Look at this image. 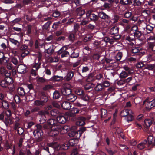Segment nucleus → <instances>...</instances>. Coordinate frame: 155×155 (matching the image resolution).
I'll use <instances>...</instances> for the list:
<instances>
[{
  "mask_svg": "<svg viewBox=\"0 0 155 155\" xmlns=\"http://www.w3.org/2000/svg\"><path fill=\"white\" fill-rule=\"evenodd\" d=\"M3 107L5 109H8L9 108V104L6 101L3 100L2 102Z\"/></svg>",
  "mask_w": 155,
  "mask_h": 155,
  "instance_id": "4c0bfd02",
  "label": "nucleus"
},
{
  "mask_svg": "<svg viewBox=\"0 0 155 155\" xmlns=\"http://www.w3.org/2000/svg\"><path fill=\"white\" fill-rule=\"evenodd\" d=\"M119 28L116 26L113 27L110 30V33L111 35H115L118 32Z\"/></svg>",
  "mask_w": 155,
  "mask_h": 155,
  "instance_id": "f3484780",
  "label": "nucleus"
},
{
  "mask_svg": "<svg viewBox=\"0 0 155 155\" xmlns=\"http://www.w3.org/2000/svg\"><path fill=\"white\" fill-rule=\"evenodd\" d=\"M9 58L5 56L1 60H0V64H7L9 62Z\"/></svg>",
  "mask_w": 155,
  "mask_h": 155,
  "instance_id": "a878e982",
  "label": "nucleus"
},
{
  "mask_svg": "<svg viewBox=\"0 0 155 155\" xmlns=\"http://www.w3.org/2000/svg\"><path fill=\"white\" fill-rule=\"evenodd\" d=\"M123 68L124 70L127 71V73L129 74H132L133 72V70L131 68L128 67L127 66H124Z\"/></svg>",
  "mask_w": 155,
  "mask_h": 155,
  "instance_id": "f704fd0d",
  "label": "nucleus"
},
{
  "mask_svg": "<svg viewBox=\"0 0 155 155\" xmlns=\"http://www.w3.org/2000/svg\"><path fill=\"white\" fill-rule=\"evenodd\" d=\"M48 60L50 63L57 62L58 61V58L56 57L53 58L52 57H49L48 58Z\"/></svg>",
  "mask_w": 155,
  "mask_h": 155,
  "instance_id": "c03bdc74",
  "label": "nucleus"
},
{
  "mask_svg": "<svg viewBox=\"0 0 155 155\" xmlns=\"http://www.w3.org/2000/svg\"><path fill=\"white\" fill-rule=\"evenodd\" d=\"M126 119L127 121V122H129L132 121L134 119V117L133 115L131 114H130L127 117Z\"/></svg>",
  "mask_w": 155,
  "mask_h": 155,
  "instance_id": "4d7b16f0",
  "label": "nucleus"
},
{
  "mask_svg": "<svg viewBox=\"0 0 155 155\" xmlns=\"http://www.w3.org/2000/svg\"><path fill=\"white\" fill-rule=\"evenodd\" d=\"M17 131L18 134L19 135H21L23 134L24 132V130L23 128L21 127H18L17 130Z\"/></svg>",
  "mask_w": 155,
  "mask_h": 155,
  "instance_id": "8fccbe9b",
  "label": "nucleus"
},
{
  "mask_svg": "<svg viewBox=\"0 0 155 155\" xmlns=\"http://www.w3.org/2000/svg\"><path fill=\"white\" fill-rule=\"evenodd\" d=\"M65 21H66V20H62V21L61 22H60V21H59L57 22L54 23V24L53 25L52 28H53L56 29L57 28V26H58L60 24H61V23L64 22H65Z\"/></svg>",
  "mask_w": 155,
  "mask_h": 155,
  "instance_id": "6e6d98bb",
  "label": "nucleus"
},
{
  "mask_svg": "<svg viewBox=\"0 0 155 155\" xmlns=\"http://www.w3.org/2000/svg\"><path fill=\"white\" fill-rule=\"evenodd\" d=\"M80 98L86 101H88L89 99L88 95L87 94H85L84 93L83 94L82 96L80 97Z\"/></svg>",
  "mask_w": 155,
  "mask_h": 155,
  "instance_id": "603ef678",
  "label": "nucleus"
},
{
  "mask_svg": "<svg viewBox=\"0 0 155 155\" xmlns=\"http://www.w3.org/2000/svg\"><path fill=\"white\" fill-rule=\"evenodd\" d=\"M54 52V49L53 48V46L51 45L48 49H45V52L47 53L49 56L52 55Z\"/></svg>",
  "mask_w": 155,
  "mask_h": 155,
  "instance_id": "9b49d317",
  "label": "nucleus"
},
{
  "mask_svg": "<svg viewBox=\"0 0 155 155\" xmlns=\"http://www.w3.org/2000/svg\"><path fill=\"white\" fill-rule=\"evenodd\" d=\"M76 131H73L69 130L68 134L70 137H72L75 136L76 135Z\"/></svg>",
  "mask_w": 155,
  "mask_h": 155,
  "instance_id": "052dcab7",
  "label": "nucleus"
},
{
  "mask_svg": "<svg viewBox=\"0 0 155 155\" xmlns=\"http://www.w3.org/2000/svg\"><path fill=\"white\" fill-rule=\"evenodd\" d=\"M131 31L134 34V37L137 38H140L142 35L141 31H140L137 26H133L131 28Z\"/></svg>",
  "mask_w": 155,
  "mask_h": 155,
  "instance_id": "f03ea898",
  "label": "nucleus"
},
{
  "mask_svg": "<svg viewBox=\"0 0 155 155\" xmlns=\"http://www.w3.org/2000/svg\"><path fill=\"white\" fill-rule=\"evenodd\" d=\"M152 121L149 119H146L144 120L145 126L146 128L149 127L152 124Z\"/></svg>",
  "mask_w": 155,
  "mask_h": 155,
  "instance_id": "b1692460",
  "label": "nucleus"
},
{
  "mask_svg": "<svg viewBox=\"0 0 155 155\" xmlns=\"http://www.w3.org/2000/svg\"><path fill=\"white\" fill-rule=\"evenodd\" d=\"M149 45V48L152 49L153 51H155V45H154L153 42H150Z\"/></svg>",
  "mask_w": 155,
  "mask_h": 155,
  "instance_id": "338daca9",
  "label": "nucleus"
},
{
  "mask_svg": "<svg viewBox=\"0 0 155 155\" xmlns=\"http://www.w3.org/2000/svg\"><path fill=\"white\" fill-rule=\"evenodd\" d=\"M150 14V11L147 10H143L142 11V15L145 17H147Z\"/></svg>",
  "mask_w": 155,
  "mask_h": 155,
  "instance_id": "58836bf2",
  "label": "nucleus"
},
{
  "mask_svg": "<svg viewBox=\"0 0 155 155\" xmlns=\"http://www.w3.org/2000/svg\"><path fill=\"white\" fill-rule=\"evenodd\" d=\"M127 73L124 71H122L119 74V77L121 79L126 78L128 76Z\"/></svg>",
  "mask_w": 155,
  "mask_h": 155,
  "instance_id": "c85d7f7f",
  "label": "nucleus"
},
{
  "mask_svg": "<svg viewBox=\"0 0 155 155\" xmlns=\"http://www.w3.org/2000/svg\"><path fill=\"white\" fill-rule=\"evenodd\" d=\"M132 111L131 110L126 109L123 110L120 113L121 116L125 117L128 116L129 114H131Z\"/></svg>",
  "mask_w": 155,
  "mask_h": 155,
  "instance_id": "a211bd4d",
  "label": "nucleus"
},
{
  "mask_svg": "<svg viewBox=\"0 0 155 155\" xmlns=\"http://www.w3.org/2000/svg\"><path fill=\"white\" fill-rule=\"evenodd\" d=\"M131 51L132 53H137L139 52V48L133 47L131 49Z\"/></svg>",
  "mask_w": 155,
  "mask_h": 155,
  "instance_id": "864d4df0",
  "label": "nucleus"
},
{
  "mask_svg": "<svg viewBox=\"0 0 155 155\" xmlns=\"http://www.w3.org/2000/svg\"><path fill=\"white\" fill-rule=\"evenodd\" d=\"M60 97V92L57 90H56L53 94V98L54 99H58Z\"/></svg>",
  "mask_w": 155,
  "mask_h": 155,
  "instance_id": "72a5a7b5",
  "label": "nucleus"
},
{
  "mask_svg": "<svg viewBox=\"0 0 155 155\" xmlns=\"http://www.w3.org/2000/svg\"><path fill=\"white\" fill-rule=\"evenodd\" d=\"M93 84H92L91 83H88L87 84H86L84 86V89L86 90H88L91 87H93Z\"/></svg>",
  "mask_w": 155,
  "mask_h": 155,
  "instance_id": "5fc2aeb1",
  "label": "nucleus"
},
{
  "mask_svg": "<svg viewBox=\"0 0 155 155\" xmlns=\"http://www.w3.org/2000/svg\"><path fill=\"white\" fill-rule=\"evenodd\" d=\"M99 18L102 19H106L109 18L108 16L103 12H101L98 13L97 19Z\"/></svg>",
  "mask_w": 155,
  "mask_h": 155,
  "instance_id": "2eb2a0df",
  "label": "nucleus"
},
{
  "mask_svg": "<svg viewBox=\"0 0 155 155\" xmlns=\"http://www.w3.org/2000/svg\"><path fill=\"white\" fill-rule=\"evenodd\" d=\"M76 141L75 139L72 138L70 139L68 141L69 145L71 146H74L75 144L76 143V142H75Z\"/></svg>",
  "mask_w": 155,
  "mask_h": 155,
  "instance_id": "a19ab883",
  "label": "nucleus"
},
{
  "mask_svg": "<svg viewBox=\"0 0 155 155\" xmlns=\"http://www.w3.org/2000/svg\"><path fill=\"white\" fill-rule=\"evenodd\" d=\"M65 127V126H62L57 123V124H56V125H55V127L54 129H56V130H58L59 132V130H64Z\"/></svg>",
  "mask_w": 155,
  "mask_h": 155,
  "instance_id": "c9c22d12",
  "label": "nucleus"
},
{
  "mask_svg": "<svg viewBox=\"0 0 155 155\" xmlns=\"http://www.w3.org/2000/svg\"><path fill=\"white\" fill-rule=\"evenodd\" d=\"M149 98H147L143 103L145 105L146 108L150 110L155 106V99L151 101H149Z\"/></svg>",
  "mask_w": 155,
  "mask_h": 155,
  "instance_id": "f257e3e1",
  "label": "nucleus"
},
{
  "mask_svg": "<svg viewBox=\"0 0 155 155\" xmlns=\"http://www.w3.org/2000/svg\"><path fill=\"white\" fill-rule=\"evenodd\" d=\"M61 106L64 110H69L71 108V104L68 101H64L61 104Z\"/></svg>",
  "mask_w": 155,
  "mask_h": 155,
  "instance_id": "6e6552de",
  "label": "nucleus"
},
{
  "mask_svg": "<svg viewBox=\"0 0 155 155\" xmlns=\"http://www.w3.org/2000/svg\"><path fill=\"white\" fill-rule=\"evenodd\" d=\"M78 153L77 148L74 149L72 151L71 155H78Z\"/></svg>",
  "mask_w": 155,
  "mask_h": 155,
  "instance_id": "774afa93",
  "label": "nucleus"
},
{
  "mask_svg": "<svg viewBox=\"0 0 155 155\" xmlns=\"http://www.w3.org/2000/svg\"><path fill=\"white\" fill-rule=\"evenodd\" d=\"M45 104V103L41 100H37L34 101V105L36 106H43Z\"/></svg>",
  "mask_w": 155,
  "mask_h": 155,
  "instance_id": "bb28decb",
  "label": "nucleus"
},
{
  "mask_svg": "<svg viewBox=\"0 0 155 155\" xmlns=\"http://www.w3.org/2000/svg\"><path fill=\"white\" fill-rule=\"evenodd\" d=\"M11 78L10 77H5L4 80H2L0 82L1 86L4 88H7L8 87V84L11 82Z\"/></svg>",
  "mask_w": 155,
  "mask_h": 155,
  "instance_id": "7ed1b4c3",
  "label": "nucleus"
},
{
  "mask_svg": "<svg viewBox=\"0 0 155 155\" xmlns=\"http://www.w3.org/2000/svg\"><path fill=\"white\" fill-rule=\"evenodd\" d=\"M76 94L79 95L81 97L84 93V91L81 89L78 88L76 89L75 91Z\"/></svg>",
  "mask_w": 155,
  "mask_h": 155,
  "instance_id": "cd10ccee",
  "label": "nucleus"
},
{
  "mask_svg": "<svg viewBox=\"0 0 155 155\" xmlns=\"http://www.w3.org/2000/svg\"><path fill=\"white\" fill-rule=\"evenodd\" d=\"M145 65L143 62H140L137 64L136 67L137 68H140L143 67H144Z\"/></svg>",
  "mask_w": 155,
  "mask_h": 155,
  "instance_id": "bf43d9fd",
  "label": "nucleus"
},
{
  "mask_svg": "<svg viewBox=\"0 0 155 155\" xmlns=\"http://www.w3.org/2000/svg\"><path fill=\"white\" fill-rule=\"evenodd\" d=\"M11 61L12 62L15 66L18 63V60L17 58L15 57H12L11 58Z\"/></svg>",
  "mask_w": 155,
  "mask_h": 155,
  "instance_id": "e433bc0d",
  "label": "nucleus"
},
{
  "mask_svg": "<svg viewBox=\"0 0 155 155\" xmlns=\"http://www.w3.org/2000/svg\"><path fill=\"white\" fill-rule=\"evenodd\" d=\"M67 99L71 102H74L77 99V97L74 94H71V93L67 97H66Z\"/></svg>",
  "mask_w": 155,
  "mask_h": 155,
  "instance_id": "ddd939ff",
  "label": "nucleus"
},
{
  "mask_svg": "<svg viewBox=\"0 0 155 155\" xmlns=\"http://www.w3.org/2000/svg\"><path fill=\"white\" fill-rule=\"evenodd\" d=\"M86 118L83 117H80L78 118V120L76 122L77 125L81 126L84 125L85 124V121Z\"/></svg>",
  "mask_w": 155,
  "mask_h": 155,
  "instance_id": "1a4fd4ad",
  "label": "nucleus"
},
{
  "mask_svg": "<svg viewBox=\"0 0 155 155\" xmlns=\"http://www.w3.org/2000/svg\"><path fill=\"white\" fill-rule=\"evenodd\" d=\"M17 70L18 73L21 74H24L28 71L27 66L23 64L19 65L17 67Z\"/></svg>",
  "mask_w": 155,
  "mask_h": 155,
  "instance_id": "20e7f679",
  "label": "nucleus"
},
{
  "mask_svg": "<svg viewBox=\"0 0 155 155\" xmlns=\"http://www.w3.org/2000/svg\"><path fill=\"white\" fill-rule=\"evenodd\" d=\"M4 122L7 127L9 125H11L13 123L12 119L10 117L5 118Z\"/></svg>",
  "mask_w": 155,
  "mask_h": 155,
  "instance_id": "6ab92c4d",
  "label": "nucleus"
},
{
  "mask_svg": "<svg viewBox=\"0 0 155 155\" xmlns=\"http://www.w3.org/2000/svg\"><path fill=\"white\" fill-rule=\"evenodd\" d=\"M53 87V86L50 85H46L43 88V90L44 91L48 90L51 89Z\"/></svg>",
  "mask_w": 155,
  "mask_h": 155,
  "instance_id": "13d9d810",
  "label": "nucleus"
},
{
  "mask_svg": "<svg viewBox=\"0 0 155 155\" xmlns=\"http://www.w3.org/2000/svg\"><path fill=\"white\" fill-rule=\"evenodd\" d=\"M71 89L66 87H63L61 90V94L66 97L70 94L71 93Z\"/></svg>",
  "mask_w": 155,
  "mask_h": 155,
  "instance_id": "423d86ee",
  "label": "nucleus"
},
{
  "mask_svg": "<svg viewBox=\"0 0 155 155\" xmlns=\"http://www.w3.org/2000/svg\"><path fill=\"white\" fill-rule=\"evenodd\" d=\"M60 15V13L58 11H55L52 13V17H54V18H56L59 17Z\"/></svg>",
  "mask_w": 155,
  "mask_h": 155,
  "instance_id": "69168bd1",
  "label": "nucleus"
},
{
  "mask_svg": "<svg viewBox=\"0 0 155 155\" xmlns=\"http://www.w3.org/2000/svg\"><path fill=\"white\" fill-rule=\"evenodd\" d=\"M68 145V143H64L61 146V148L64 150H67L68 149L69 147Z\"/></svg>",
  "mask_w": 155,
  "mask_h": 155,
  "instance_id": "de8ad7c7",
  "label": "nucleus"
},
{
  "mask_svg": "<svg viewBox=\"0 0 155 155\" xmlns=\"http://www.w3.org/2000/svg\"><path fill=\"white\" fill-rule=\"evenodd\" d=\"M80 110L76 107H73L71 110V111L68 113L67 115L68 116L74 117L75 116L76 114L79 113Z\"/></svg>",
  "mask_w": 155,
  "mask_h": 155,
  "instance_id": "0eeeda50",
  "label": "nucleus"
},
{
  "mask_svg": "<svg viewBox=\"0 0 155 155\" xmlns=\"http://www.w3.org/2000/svg\"><path fill=\"white\" fill-rule=\"evenodd\" d=\"M41 95L40 97L41 100L44 103H46L48 100V96L46 95L45 93L43 92H41Z\"/></svg>",
  "mask_w": 155,
  "mask_h": 155,
  "instance_id": "4468645a",
  "label": "nucleus"
},
{
  "mask_svg": "<svg viewBox=\"0 0 155 155\" xmlns=\"http://www.w3.org/2000/svg\"><path fill=\"white\" fill-rule=\"evenodd\" d=\"M59 133L58 131L56 129H52L48 133V135L51 137H55L57 136Z\"/></svg>",
  "mask_w": 155,
  "mask_h": 155,
  "instance_id": "f8f14e48",
  "label": "nucleus"
},
{
  "mask_svg": "<svg viewBox=\"0 0 155 155\" xmlns=\"http://www.w3.org/2000/svg\"><path fill=\"white\" fill-rule=\"evenodd\" d=\"M61 113L57 109H54L51 110L50 112V114L53 116H56L59 115Z\"/></svg>",
  "mask_w": 155,
  "mask_h": 155,
  "instance_id": "aec40b11",
  "label": "nucleus"
},
{
  "mask_svg": "<svg viewBox=\"0 0 155 155\" xmlns=\"http://www.w3.org/2000/svg\"><path fill=\"white\" fill-rule=\"evenodd\" d=\"M57 121L59 123L64 124L65 123L66 121V119L63 115H59L57 117Z\"/></svg>",
  "mask_w": 155,
  "mask_h": 155,
  "instance_id": "9d476101",
  "label": "nucleus"
},
{
  "mask_svg": "<svg viewBox=\"0 0 155 155\" xmlns=\"http://www.w3.org/2000/svg\"><path fill=\"white\" fill-rule=\"evenodd\" d=\"M33 134L35 138V141L40 142L43 140V138L41 137V133L39 130H35L33 132Z\"/></svg>",
  "mask_w": 155,
  "mask_h": 155,
  "instance_id": "39448f33",
  "label": "nucleus"
},
{
  "mask_svg": "<svg viewBox=\"0 0 155 155\" xmlns=\"http://www.w3.org/2000/svg\"><path fill=\"white\" fill-rule=\"evenodd\" d=\"M130 0H120V3L124 5H127L129 3Z\"/></svg>",
  "mask_w": 155,
  "mask_h": 155,
  "instance_id": "e2e57ef3",
  "label": "nucleus"
},
{
  "mask_svg": "<svg viewBox=\"0 0 155 155\" xmlns=\"http://www.w3.org/2000/svg\"><path fill=\"white\" fill-rule=\"evenodd\" d=\"M40 67L38 66L37 67H34V68H35V69H32L31 71V73L32 75H34V76H36L37 75V73L36 72V71Z\"/></svg>",
  "mask_w": 155,
  "mask_h": 155,
  "instance_id": "49530a36",
  "label": "nucleus"
},
{
  "mask_svg": "<svg viewBox=\"0 0 155 155\" xmlns=\"http://www.w3.org/2000/svg\"><path fill=\"white\" fill-rule=\"evenodd\" d=\"M48 124L51 126L55 127L56 124H57V121L55 119H50L47 121Z\"/></svg>",
  "mask_w": 155,
  "mask_h": 155,
  "instance_id": "4be33fe9",
  "label": "nucleus"
},
{
  "mask_svg": "<svg viewBox=\"0 0 155 155\" xmlns=\"http://www.w3.org/2000/svg\"><path fill=\"white\" fill-rule=\"evenodd\" d=\"M64 79L63 77L58 76H54L51 78V80L53 81H62Z\"/></svg>",
  "mask_w": 155,
  "mask_h": 155,
  "instance_id": "7c9ffc66",
  "label": "nucleus"
},
{
  "mask_svg": "<svg viewBox=\"0 0 155 155\" xmlns=\"http://www.w3.org/2000/svg\"><path fill=\"white\" fill-rule=\"evenodd\" d=\"M74 76V73L73 71L68 72L65 77L67 81H69L71 80Z\"/></svg>",
  "mask_w": 155,
  "mask_h": 155,
  "instance_id": "393cba45",
  "label": "nucleus"
},
{
  "mask_svg": "<svg viewBox=\"0 0 155 155\" xmlns=\"http://www.w3.org/2000/svg\"><path fill=\"white\" fill-rule=\"evenodd\" d=\"M67 49V48L66 46H63L57 52L58 55H60L61 53L64 52L66 51Z\"/></svg>",
  "mask_w": 155,
  "mask_h": 155,
  "instance_id": "79ce46f5",
  "label": "nucleus"
},
{
  "mask_svg": "<svg viewBox=\"0 0 155 155\" xmlns=\"http://www.w3.org/2000/svg\"><path fill=\"white\" fill-rule=\"evenodd\" d=\"M101 119L105 118L107 116V111L104 109H102L101 110Z\"/></svg>",
  "mask_w": 155,
  "mask_h": 155,
  "instance_id": "473e14b6",
  "label": "nucleus"
},
{
  "mask_svg": "<svg viewBox=\"0 0 155 155\" xmlns=\"http://www.w3.org/2000/svg\"><path fill=\"white\" fill-rule=\"evenodd\" d=\"M16 66H14L12 64L9 62L7 64V68L9 70H12L13 69L15 68V67Z\"/></svg>",
  "mask_w": 155,
  "mask_h": 155,
  "instance_id": "09e8293b",
  "label": "nucleus"
},
{
  "mask_svg": "<svg viewBox=\"0 0 155 155\" xmlns=\"http://www.w3.org/2000/svg\"><path fill=\"white\" fill-rule=\"evenodd\" d=\"M147 143V140H145L143 142L140 143L137 145V148L140 150L143 149L145 147Z\"/></svg>",
  "mask_w": 155,
  "mask_h": 155,
  "instance_id": "412c9836",
  "label": "nucleus"
},
{
  "mask_svg": "<svg viewBox=\"0 0 155 155\" xmlns=\"http://www.w3.org/2000/svg\"><path fill=\"white\" fill-rule=\"evenodd\" d=\"M155 68L154 64H146L144 66V69H147L149 70H153Z\"/></svg>",
  "mask_w": 155,
  "mask_h": 155,
  "instance_id": "5701e85b",
  "label": "nucleus"
},
{
  "mask_svg": "<svg viewBox=\"0 0 155 155\" xmlns=\"http://www.w3.org/2000/svg\"><path fill=\"white\" fill-rule=\"evenodd\" d=\"M153 33L151 32L150 34V36L147 39V41L149 42L150 41H155V35H153Z\"/></svg>",
  "mask_w": 155,
  "mask_h": 155,
  "instance_id": "a18cd8bd",
  "label": "nucleus"
},
{
  "mask_svg": "<svg viewBox=\"0 0 155 155\" xmlns=\"http://www.w3.org/2000/svg\"><path fill=\"white\" fill-rule=\"evenodd\" d=\"M79 53L74 50L73 53L71 54L70 57L72 58H77L79 56Z\"/></svg>",
  "mask_w": 155,
  "mask_h": 155,
  "instance_id": "37998d69",
  "label": "nucleus"
},
{
  "mask_svg": "<svg viewBox=\"0 0 155 155\" xmlns=\"http://www.w3.org/2000/svg\"><path fill=\"white\" fill-rule=\"evenodd\" d=\"M11 82L10 83H9L7 88H8L10 91H13L14 90V86L13 84V80L12 78L11 79Z\"/></svg>",
  "mask_w": 155,
  "mask_h": 155,
  "instance_id": "c756f323",
  "label": "nucleus"
},
{
  "mask_svg": "<svg viewBox=\"0 0 155 155\" xmlns=\"http://www.w3.org/2000/svg\"><path fill=\"white\" fill-rule=\"evenodd\" d=\"M126 40L130 42L129 44L130 45H133L134 44L133 42H131V41L134 40V38H132L130 37V36H128L126 37Z\"/></svg>",
  "mask_w": 155,
  "mask_h": 155,
  "instance_id": "680f3d73",
  "label": "nucleus"
},
{
  "mask_svg": "<svg viewBox=\"0 0 155 155\" xmlns=\"http://www.w3.org/2000/svg\"><path fill=\"white\" fill-rule=\"evenodd\" d=\"M9 39L10 41L15 45H17L18 47L19 46L20 44V42L18 41L11 38H10Z\"/></svg>",
  "mask_w": 155,
  "mask_h": 155,
  "instance_id": "ea45409f",
  "label": "nucleus"
},
{
  "mask_svg": "<svg viewBox=\"0 0 155 155\" xmlns=\"http://www.w3.org/2000/svg\"><path fill=\"white\" fill-rule=\"evenodd\" d=\"M14 100L17 104H19L20 102V99L18 96L17 95L14 96Z\"/></svg>",
  "mask_w": 155,
  "mask_h": 155,
  "instance_id": "0e129e2a",
  "label": "nucleus"
},
{
  "mask_svg": "<svg viewBox=\"0 0 155 155\" xmlns=\"http://www.w3.org/2000/svg\"><path fill=\"white\" fill-rule=\"evenodd\" d=\"M148 143L153 146L155 145V138L151 135L149 136L148 137Z\"/></svg>",
  "mask_w": 155,
  "mask_h": 155,
  "instance_id": "dca6fc26",
  "label": "nucleus"
},
{
  "mask_svg": "<svg viewBox=\"0 0 155 155\" xmlns=\"http://www.w3.org/2000/svg\"><path fill=\"white\" fill-rule=\"evenodd\" d=\"M122 53L121 52H118L115 57V58L116 60H120L122 57Z\"/></svg>",
  "mask_w": 155,
  "mask_h": 155,
  "instance_id": "3c124183",
  "label": "nucleus"
},
{
  "mask_svg": "<svg viewBox=\"0 0 155 155\" xmlns=\"http://www.w3.org/2000/svg\"><path fill=\"white\" fill-rule=\"evenodd\" d=\"M17 92L19 95L23 96L25 95V93L23 88L19 87L18 88Z\"/></svg>",
  "mask_w": 155,
  "mask_h": 155,
  "instance_id": "2f4dec72",
  "label": "nucleus"
}]
</instances>
